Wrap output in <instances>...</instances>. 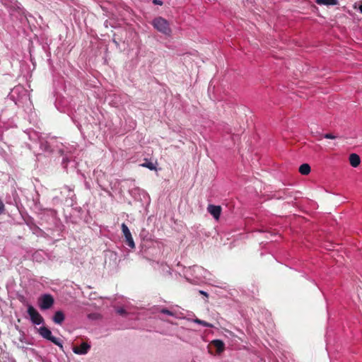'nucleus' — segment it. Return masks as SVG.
<instances>
[{"instance_id": "nucleus-6", "label": "nucleus", "mask_w": 362, "mask_h": 362, "mask_svg": "<svg viewBox=\"0 0 362 362\" xmlns=\"http://www.w3.org/2000/svg\"><path fill=\"white\" fill-rule=\"evenodd\" d=\"M207 211L216 220L219 219L221 214V207L220 206L209 204L207 207Z\"/></svg>"}, {"instance_id": "nucleus-5", "label": "nucleus", "mask_w": 362, "mask_h": 362, "mask_svg": "<svg viewBox=\"0 0 362 362\" xmlns=\"http://www.w3.org/2000/svg\"><path fill=\"white\" fill-rule=\"evenodd\" d=\"M193 272L195 274V281L202 282L207 279L206 274L208 272L202 267L194 266L192 268Z\"/></svg>"}, {"instance_id": "nucleus-7", "label": "nucleus", "mask_w": 362, "mask_h": 362, "mask_svg": "<svg viewBox=\"0 0 362 362\" xmlns=\"http://www.w3.org/2000/svg\"><path fill=\"white\" fill-rule=\"evenodd\" d=\"M90 349V345L86 342H83L80 346L74 347V351L77 354H85Z\"/></svg>"}, {"instance_id": "nucleus-8", "label": "nucleus", "mask_w": 362, "mask_h": 362, "mask_svg": "<svg viewBox=\"0 0 362 362\" xmlns=\"http://www.w3.org/2000/svg\"><path fill=\"white\" fill-rule=\"evenodd\" d=\"M65 319L64 314L62 311H57L53 316V321L54 323L61 325Z\"/></svg>"}, {"instance_id": "nucleus-1", "label": "nucleus", "mask_w": 362, "mask_h": 362, "mask_svg": "<svg viewBox=\"0 0 362 362\" xmlns=\"http://www.w3.org/2000/svg\"><path fill=\"white\" fill-rule=\"evenodd\" d=\"M152 23L153 27L159 32L165 35H169L170 33L169 23L165 19L158 17L155 18Z\"/></svg>"}, {"instance_id": "nucleus-20", "label": "nucleus", "mask_w": 362, "mask_h": 362, "mask_svg": "<svg viewBox=\"0 0 362 362\" xmlns=\"http://www.w3.org/2000/svg\"><path fill=\"white\" fill-rule=\"evenodd\" d=\"M162 313L168 314V315H171V313L168 310H163Z\"/></svg>"}, {"instance_id": "nucleus-22", "label": "nucleus", "mask_w": 362, "mask_h": 362, "mask_svg": "<svg viewBox=\"0 0 362 362\" xmlns=\"http://www.w3.org/2000/svg\"><path fill=\"white\" fill-rule=\"evenodd\" d=\"M118 313L119 314H122L124 313V310L123 309H119L117 310Z\"/></svg>"}, {"instance_id": "nucleus-14", "label": "nucleus", "mask_w": 362, "mask_h": 362, "mask_svg": "<svg viewBox=\"0 0 362 362\" xmlns=\"http://www.w3.org/2000/svg\"><path fill=\"white\" fill-rule=\"evenodd\" d=\"M194 321L195 323L202 325V326L206 327H213V325L211 324L206 322L204 320H199V319H195Z\"/></svg>"}, {"instance_id": "nucleus-15", "label": "nucleus", "mask_w": 362, "mask_h": 362, "mask_svg": "<svg viewBox=\"0 0 362 362\" xmlns=\"http://www.w3.org/2000/svg\"><path fill=\"white\" fill-rule=\"evenodd\" d=\"M141 166L147 168L151 170H156V166L152 162H146L142 164H141Z\"/></svg>"}, {"instance_id": "nucleus-13", "label": "nucleus", "mask_w": 362, "mask_h": 362, "mask_svg": "<svg viewBox=\"0 0 362 362\" xmlns=\"http://www.w3.org/2000/svg\"><path fill=\"white\" fill-rule=\"evenodd\" d=\"M121 227H122V233H123L125 238L127 237L129 238L132 234H131L130 230H129L127 226L125 223H122Z\"/></svg>"}, {"instance_id": "nucleus-9", "label": "nucleus", "mask_w": 362, "mask_h": 362, "mask_svg": "<svg viewBox=\"0 0 362 362\" xmlns=\"http://www.w3.org/2000/svg\"><path fill=\"white\" fill-rule=\"evenodd\" d=\"M349 160L351 165L354 168L358 166L361 163L360 157L356 153H351Z\"/></svg>"}, {"instance_id": "nucleus-23", "label": "nucleus", "mask_w": 362, "mask_h": 362, "mask_svg": "<svg viewBox=\"0 0 362 362\" xmlns=\"http://www.w3.org/2000/svg\"><path fill=\"white\" fill-rule=\"evenodd\" d=\"M359 10H360L361 13H362V4L359 6Z\"/></svg>"}, {"instance_id": "nucleus-2", "label": "nucleus", "mask_w": 362, "mask_h": 362, "mask_svg": "<svg viewBox=\"0 0 362 362\" xmlns=\"http://www.w3.org/2000/svg\"><path fill=\"white\" fill-rule=\"evenodd\" d=\"M54 299L50 294L41 295L37 299V304L40 310H48L52 307Z\"/></svg>"}, {"instance_id": "nucleus-19", "label": "nucleus", "mask_w": 362, "mask_h": 362, "mask_svg": "<svg viewBox=\"0 0 362 362\" xmlns=\"http://www.w3.org/2000/svg\"><path fill=\"white\" fill-rule=\"evenodd\" d=\"M153 4H156V5L162 6L163 5V1H159V0H153Z\"/></svg>"}, {"instance_id": "nucleus-10", "label": "nucleus", "mask_w": 362, "mask_h": 362, "mask_svg": "<svg viewBox=\"0 0 362 362\" xmlns=\"http://www.w3.org/2000/svg\"><path fill=\"white\" fill-rule=\"evenodd\" d=\"M316 3L320 5L334 6L338 4V0H316Z\"/></svg>"}, {"instance_id": "nucleus-18", "label": "nucleus", "mask_w": 362, "mask_h": 362, "mask_svg": "<svg viewBox=\"0 0 362 362\" xmlns=\"http://www.w3.org/2000/svg\"><path fill=\"white\" fill-rule=\"evenodd\" d=\"M4 211V203L0 200V214H3Z\"/></svg>"}, {"instance_id": "nucleus-17", "label": "nucleus", "mask_w": 362, "mask_h": 362, "mask_svg": "<svg viewBox=\"0 0 362 362\" xmlns=\"http://www.w3.org/2000/svg\"><path fill=\"white\" fill-rule=\"evenodd\" d=\"M324 137L325 139H334L336 138V136L334 135H333L332 134H325L324 135Z\"/></svg>"}, {"instance_id": "nucleus-16", "label": "nucleus", "mask_w": 362, "mask_h": 362, "mask_svg": "<svg viewBox=\"0 0 362 362\" xmlns=\"http://www.w3.org/2000/svg\"><path fill=\"white\" fill-rule=\"evenodd\" d=\"M126 241H127V245L131 247V248H134L135 247V245H134V240H133V238H132V235H130V237H127L126 238Z\"/></svg>"}, {"instance_id": "nucleus-11", "label": "nucleus", "mask_w": 362, "mask_h": 362, "mask_svg": "<svg viewBox=\"0 0 362 362\" xmlns=\"http://www.w3.org/2000/svg\"><path fill=\"white\" fill-rule=\"evenodd\" d=\"M214 346L216 347L218 352H222L224 349V343L219 339L214 340L212 341Z\"/></svg>"}, {"instance_id": "nucleus-12", "label": "nucleus", "mask_w": 362, "mask_h": 362, "mask_svg": "<svg viewBox=\"0 0 362 362\" xmlns=\"http://www.w3.org/2000/svg\"><path fill=\"white\" fill-rule=\"evenodd\" d=\"M310 166L307 163L302 164L299 167V172L304 175H308L310 173Z\"/></svg>"}, {"instance_id": "nucleus-3", "label": "nucleus", "mask_w": 362, "mask_h": 362, "mask_svg": "<svg viewBox=\"0 0 362 362\" xmlns=\"http://www.w3.org/2000/svg\"><path fill=\"white\" fill-rule=\"evenodd\" d=\"M39 334L45 339L49 340L52 343H54L55 345L62 348V344L61 342V340L55 337H53L51 331L47 327L42 326L39 328L38 329Z\"/></svg>"}, {"instance_id": "nucleus-4", "label": "nucleus", "mask_w": 362, "mask_h": 362, "mask_svg": "<svg viewBox=\"0 0 362 362\" xmlns=\"http://www.w3.org/2000/svg\"><path fill=\"white\" fill-rule=\"evenodd\" d=\"M28 314L30 317L31 322L35 325H40L44 322V319L39 312L32 305L28 306Z\"/></svg>"}, {"instance_id": "nucleus-21", "label": "nucleus", "mask_w": 362, "mask_h": 362, "mask_svg": "<svg viewBox=\"0 0 362 362\" xmlns=\"http://www.w3.org/2000/svg\"><path fill=\"white\" fill-rule=\"evenodd\" d=\"M199 293H200L201 294H202V295H204V296H208V294H207L206 292L203 291H199Z\"/></svg>"}]
</instances>
